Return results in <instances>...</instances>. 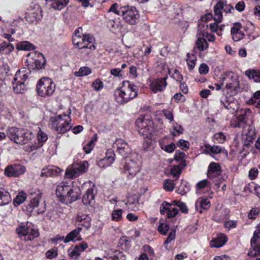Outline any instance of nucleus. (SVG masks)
<instances>
[{
    "mask_svg": "<svg viewBox=\"0 0 260 260\" xmlns=\"http://www.w3.org/2000/svg\"><path fill=\"white\" fill-rule=\"evenodd\" d=\"M138 88L128 81H124L122 86L117 89L114 93L116 101L120 104H124L136 97Z\"/></svg>",
    "mask_w": 260,
    "mask_h": 260,
    "instance_id": "obj_1",
    "label": "nucleus"
},
{
    "mask_svg": "<svg viewBox=\"0 0 260 260\" xmlns=\"http://www.w3.org/2000/svg\"><path fill=\"white\" fill-rule=\"evenodd\" d=\"M140 135L147 137L153 132V122L149 114L141 115L136 121Z\"/></svg>",
    "mask_w": 260,
    "mask_h": 260,
    "instance_id": "obj_2",
    "label": "nucleus"
},
{
    "mask_svg": "<svg viewBox=\"0 0 260 260\" xmlns=\"http://www.w3.org/2000/svg\"><path fill=\"white\" fill-rule=\"evenodd\" d=\"M70 121V116L66 114L50 118L52 128L59 134H64L71 128L72 125Z\"/></svg>",
    "mask_w": 260,
    "mask_h": 260,
    "instance_id": "obj_3",
    "label": "nucleus"
},
{
    "mask_svg": "<svg viewBox=\"0 0 260 260\" xmlns=\"http://www.w3.org/2000/svg\"><path fill=\"white\" fill-rule=\"evenodd\" d=\"M29 199L30 203L27 207L28 210L37 214L43 213L45 211V203L42 201V193L39 191L31 192Z\"/></svg>",
    "mask_w": 260,
    "mask_h": 260,
    "instance_id": "obj_4",
    "label": "nucleus"
},
{
    "mask_svg": "<svg viewBox=\"0 0 260 260\" xmlns=\"http://www.w3.org/2000/svg\"><path fill=\"white\" fill-rule=\"evenodd\" d=\"M30 71L25 68H22L15 75L12 81L13 88L16 93H22L25 90V81L27 79Z\"/></svg>",
    "mask_w": 260,
    "mask_h": 260,
    "instance_id": "obj_5",
    "label": "nucleus"
},
{
    "mask_svg": "<svg viewBox=\"0 0 260 260\" xmlns=\"http://www.w3.org/2000/svg\"><path fill=\"white\" fill-rule=\"evenodd\" d=\"M55 89V84L48 78H41L37 85L38 95L43 97L51 96L54 93Z\"/></svg>",
    "mask_w": 260,
    "mask_h": 260,
    "instance_id": "obj_6",
    "label": "nucleus"
},
{
    "mask_svg": "<svg viewBox=\"0 0 260 260\" xmlns=\"http://www.w3.org/2000/svg\"><path fill=\"white\" fill-rule=\"evenodd\" d=\"M19 236L25 241H31L37 237L39 233L34 225L30 222L22 223L16 230Z\"/></svg>",
    "mask_w": 260,
    "mask_h": 260,
    "instance_id": "obj_7",
    "label": "nucleus"
},
{
    "mask_svg": "<svg viewBox=\"0 0 260 260\" xmlns=\"http://www.w3.org/2000/svg\"><path fill=\"white\" fill-rule=\"evenodd\" d=\"M119 13L123 20L131 25H135L139 21V12L134 7L129 6L121 7Z\"/></svg>",
    "mask_w": 260,
    "mask_h": 260,
    "instance_id": "obj_8",
    "label": "nucleus"
},
{
    "mask_svg": "<svg viewBox=\"0 0 260 260\" xmlns=\"http://www.w3.org/2000/svg\"><path fill=\"white\" fill-rule=\"evenodd\" d=\"M94 40L92 36L89 35H82L79 36L74 35L72 38L73 44L80 49H89L94 50L95 49L93 44Z\"/></svg>",
    "mask_w": 260,
    "mask_h": 260,
    "instance_id": "obj_9",
    "label": "nucleus"
},
{
    "mask_svg": "<svg viewBox=\"0 0 260 260\" xmlns=\"http://www.w3.org/2000/svg\"><path fill=\"white\" fill-rule=\"evenodd\" d=\"M45 61L44 55L42 53L33 52L28 53L26 55L25 63L29 68L32 69H42L44 68Z\"/></svg>",
    "mask_w": 260,
    "mask_h": 260,
    "instance_id": "obj_10",
    "label": "nucleus"
},
{
    "mask_svg": "<svg viewBox=\"0 0 260 260\" xmlns=\"http://www.w3.org/2000/svg\"><path fill=\"white\" fill-rule=\"evenodd\" d=\"M237 114L234 116L231 122L233 127H244L246 122V119L251 114V112L249 109H241L236 112Z\"/></svg>",
    "mask_w": 260,
    "mask_h": 260,
    "instance_id": "obj_11",
    "label": "nucleus"
},
{
    "mask_svg": "<svg viewBox=\"0 0 260 260\" xmlns=\"http://www.w3.org/2000/svg\"><path fill=\"white\" fill-rule=\"evenodd\" d=\"M88 167L87 161H84L81 164H76L67 168L65 177L67 178L73 179L85 173Z\"/></svg>",
    "mask_w": 260,
    "mask_h": 260,
    "instance_id": "obj_12",
    "label": "nucleus"
},
{
    "mask_svg": "<svg viewBox=\"0 0 260 260\" xmlns=\"http://www.w3.org/2000/svg\"><path fill=\"white\" fill-rule=\"evenodd\" d=\"M139 162L133 159L127 160L123 167V172L129 178L134 177L140 171Z\"/></svg>",
    "mask_w": 260,
    "mask_h": 260,
    "instance_id": "obj_13",
    "label": "nucleus"
},
{
    "mask_svg": "<svg viewBox=\"0 0 260 260\" xmlns=\"http://www.w3.org/2000/svg\"><path fill=\"white\" fill-rule=\"evenodd\" d=\"M25 171L26 168L24 166L20 164H15L7 166L5 169L4 173L9 177H17L23 174Z\"/></svg>",
    "mask_w": 260,
    "mask_h": 260,
    "instance_id": "obj_14",
    "label": "nucleus"
},
{
    "mask_svg": "<svg viewBox=\"0 0 260 260\" xmlns=\"http://www.w3.org/2000/svg\"><path fill=\"white\" fill-rule=\"evenodd\" d=\"M115 153L112 149H109L107 151L106 156L101 159L97 162V165L100 168H105L111 166L114 161Z\"/></svg>",
    "mask_w": 260,
    "mask_h": 260,
    "instance_id": "obj_15",
    "label": "nucleus"
},
{
    "mask_svg": "<svg viewBox=\"0 0 260 260\" xmlns=\"http://www.w3.org/2000/svg\"><path fill=\"white\" fill-rule=\"evenodd\" d=\"M204 151L205 153L213 156V155L222 153L225 156L228 155L227 151L222 147L218 145H211L206 144L204 145Z\"/></svg>",
    "mask_w": 260,
    "mask_h": 260,
    "instance_id": "obj_16",
    "label": "nucleus"
},
{
    "mask_svg": "<svg viewBox=\"0 0 260 260\" xmlns=\"http://www.w3.org/2000/svg\"><path fill=\"white\" fill-rule=\"evenodd\" d=\"M22 128H18L15 127L9 128L7 133V136L14 143L20 144L21 136L22 135Z\"/></svg>",
    "mask_w": 260,
    "mask_h": 260,
    "instance_id": "obj_17",
    "label": "nucleus"
},
{
    "mask_svg": "<svg viewBox=\"0 0 260 260\" xmlns=\"http://www.w3.org/2000/svg\"><path fill=\"white\" fill-rule=\"evenodd\" d=\"M70 186L65 184H60L56 189V196L59 198V200L62 203H67L66 197L70 191Z\"/></svg>",
    "mask_w": 260,
    "mask_h": 260,
    "instance_id": "obj_18",
    "label": "nucleus"
},
{
    "mask_svg": "<svg viewBox=\"0 0 260 260\" xmlns=\"http://www.w3.org/2000/svg\"><path fill=\"white\" fill-rule=\"evenodd\" d=\"M167 78V77L158 78L152 82L150 84V88L152 91L154 93H156L158 91L164 90L167 85L166 82Z\"/></svg>",
    "mask_w": 260,
    "mask_h": 260,
    "instance_id": "obj_19",
    "label": "nucleus"
},
{
    "mask_svg": "<svg viewBox=\"0 0 260 260\" xmlns=\"http://www.w3.org/2000/svg\"><path fill=\"white\" fill-rule=\"evenodd\" d=\"M87 247L88 245L86 243H82L81 244L75 246L74 248L69 249V255L71 258L77 259L80 255L81 252L84 251Z\"/></svg>",
    "mask_w": 260,
    "mask_h": 260,
    "instance_id": "obj_20",
    "label": "nucleus"
},
{
    "mask_svg": "<svg viewBox=\"0 0 260 260\" xmlns=\"http://www.w3.org/2000/svg\"><path fill=\"white\" fill-rule=\"evenodd\" d=\"M220 166L216 162H212L208 167L207 175L209 178L213 179L217 177L220 173Z\"/></svg>",
    "mask_w": 260,
    "mask_h": 260,
    "instance_id": "obj_21",
    "label": "nucleus"
},
{
    "mask_svg": "<svg viewBox=\"0 0 260 260\" xmlns=\"http://www.w3.org/2000/svg\"><path fill=\"white\" fill-rule=\"evenodd\" d=\"M61 172V170L56 166H48L42 170L41 176H55L59 175Z\"/></svg>",
    "mask_w": 260,
    "mask_h": 260,
    "instance_id": "obj_22",
    "label": "nucleus"
},
{
    "mask_svg": "<svg viewBox=\"0 0 260 260\" xmlns=\"http://www.w3.org/2000/svg\"><path fill=\"white\" fill-rule=\"evenodd\" d=\"M211 206L210 202L206 198L198 199L195 204L196 209L200 213H202V209L208 210Z\"/></svg>",
    "mask_w": 260,
    "mask_h": 260,
    "instance_id": "obj_23",
    "label": "nucleus"
},
{
    "mask_svg": "<svg viewBox=\"0 0 260 260\" xmlns=\"http://www.w3.org/2000/svg\"><path fill=\"white\" fill-rule=\"evenodd\" d=\"M22 133L23 134L21 136L20 145H25L30 144L34 138V135L32 133L28 130L22 128Z\"/></svg>",
    "mask_w": 260,
    "mask_h": 260,
    "instance_id": "obj_24",
    "label": "nucleus"
},
{
    "mask_svg": "<svg viewBox=\"0 0 260 260\" xmlns=\"http://www.w3.org/2000/svg\"><path fill=\"white\" fill-rule=\"evenodd\" d=\"M94 188L93 187L89 188L83 195L82 202L85 205H92L94 203Z\"/></svg>",
    "mask_w": 260,
    "mask_h": 260,
    "instance_id": "obj_25",
    "label": "nucleus"
},
{
    "mask_svg": "<svg viewBox=\"0 0 260 260\" xmlns=\"http://www.w3.org/2000/svg\"><path fill=\"white\" fill-rule=\"evenodd\" d=\"M81 194L80 189L78 187H75L72 188L70 187V191L69 192L67 199V203L66 204L72 203L75 201L79 198Z\"/></svg>",
    "mask_w": 260,
    "mask_h": 260,
    "instance_id": "obj_26",
    "label": "nucleus"
},
{
    "mask_svg": "<svg viewBox=\"0 0 260 260\" xmlns=\"http://www.w3.org/2000/svg\"><path fill=\"white\" fill-rule=\"evenodd\" d=\"M223 9V3H217L214 7V12L215 16L214 19L216 22L219 23L222 20L223 17L221 10Z\"/></svg>",
    "mask_w": 260,
    "mask_h": 260,
    "instance_id": "obj_27",
    "label": "nucleus"
},
{
    "mask_svg": "<svg viewBox=\"0 0 260 260\" xmlns=\"http://www.w3.org/2000/svg\"><path fill=\"white\" fill-rule=\"evenodd\" d=\"M226 241V236L224 234H219L217 238L211 241V246L214 247H220L223 246Z\"/></svg>",
    "mask_w": 260,
    "mask_h": 260,
    "instance_id": "obj_28",
    "label": "nucleus"
},
{
    "mask_svg": "<svg viewBox=\"0 0 260 260\" xmlns=\"http://www.w3.org/2000/svg\"><path fill=\"white\" fill-rule=\"evenodd\" d=\"M76 221L79 222V225L84 226L86 229L90 226L91 218L88 215H78L76 217Z\"/></svg>",
    "mask_w": 260,
    "mask_h": 260,
    "instance_id": "obj_29",
    "label": "nucleus"
},
{
    "mask_svg": "<svg viewBox=\"0 0 260 260\" xmlns=\"http://www.w3.org/2000/svg\"><path fill=\"white\" fill-rule=\"evenodd\" d=\"M11 201L10 193L5 188L0 187V206L7 205Z\"/></svg>",
    "mask_w": 260,
    "mask_h": 260,
    "instance_id": "obj_30",
    "label": "nucleus"
},
{
    "mask_svg": "<svg viewBox=\"0 0 260 260\" xmlns=\"http://www.w3.org/2000/svg\"><path fill=\"white\" fill-rule=\"evenodd\" d=\"M248 255V260H260V243L250 249Z\"/></svg>",
    "mask_w": 260,
    "mask_h": 260,
    "instance_id": "obj_31",
    "label": "nucleus"
},
{
    "mask_svg": "<svg viewBox=\"0 0 260 260\" xmlns=\"http://www.w3.org/2000/svg\"><path fill=\"white\" fill-rule=\"evenodd\" d=\"M16 48L19 50L29 51L34 50L35 46L28 41H21L16 45Z\"/></svg>",
    "mask_w": 260,
    "mask_h": 260,
    "instance_id": "obj_32",
    "label": "nucleus"
},
{
    "mask_svg": "<svg viewBox=\"0 0 260 260\" xmlns=\"http://www.w3.org/2000/svg\"><path fill=\"white\" fill-rule=\"evenodd\" d=\"M9 69V66L3 61H0V86L2 85Z\"/></svg>",
    "mask_w": 260,
    "mask_h": 260,
    "instance_id": "obj_33",
    "label": "nucleus"
},
{
    "mask_svg": "<svg viewBox=\"0 0 260 260\" xmlns=\"http://www.w3.org/2000/svg\"><path fill=\"white\" fill-rule=\"evenodd\" d=\"M14 49L13 45L6 42H3L0 45V54H8Z\"/></svg>",
    "mask_w": 260,
    "mask_h": 260,
    "instance_id": "obj_34",
    "label": "nucleus"
},
{
    "mask_svg": "<svg viewBox=\"0 0 260 260\" xmlns=\"http://www.w3.org/2000/svg\"><path fill=\"white\" fill-rule=\"evenodd\" d=\"M246 75L250 79H253L255 82H260V69L248 70L245 72Z\"/></svg>",
    "mask_w": 260,
    "mask_h": 260,
    "instance_id": "obj_35",
    "label": "nucleus"
},
{
    "mask_svg": "<svg viewBox=\"0 0 260 260\" xmlns=\"http://www.w3.org/2000/svg\"><path fill=\"white\" fill-rule=\"evenodd\" d=\"M196 48L200 51H203L208 49V43L206 40L202 38H199L196 42Z\"/></svg>",
    "mask_w": 260,
    "mask_h": 260,
    "instance_id": "obj_36",
    "label": "nucleus"
},
{
    "mask_svg": "<svg viewBox=\"0 0 260 260\" xmlns=\"http://www.w3.org/2000/svg\"><path fill=\"white\" fill-rule=\"evenodd\" d=\"M69 0H54L52 3L51 7L55 10H61L66 6Z\"/></svg>",
    "mask_w": 260,
    "mask_h": 260,
    "instance_id": "obj_37",
    "label": "nucleus"
},
{
    "mask_svg": "<svg viewBox=\"0 0 260 260\" xmlns=\"http://www.w3.org/2000/svg\"><path fill=\"white\" fill-rule=\"evenodd\" d=\"M81 228H77L73 231H71L69 234L67 235L66 236L64 242L67 243L70 241L73 240L79 234L80 232L81 231Z\"/></svg>",
    "mask_w": 260,
    "mask_h": 260,
    "instance_id": "obj_38",
    "label": "nucleus"
},
{
    "mask_svg": "<svg viewBox=\"0 0 260 260\" xmlns=\"http://www.w3.org/2000/svg\"><path fill=\"white\" fill-rule=\"evenodd\" d=\"M186 62L188 66L189 70H192L193 69L195 66V62L197 60V57L193 54L187 53Z\"/></svg>",
    "mask_w": 260,
    "mask_h": 260,
    "instance_id": "obj_39",
    "label": "nucleus"
},
{
    "mask_svg": "<svg viewBox=\"0 0 260 260\" xmlns=\"http://www.w3.org/2000/svg\"><path fill=\"white\" fill-rule=\"evenodd\" d=\"M91 72L90 68L86 67H83L80 68L78 72H75L74 73V75L77 77H82L90 74Z\"/></svg>",
    "mask_w": 260,
    "mask_h": 260,
    "instance_id": "obj_40",
    "label": "nucleus"
},
{
    "mask_svg": "<svg viewBox=\"0 0 260 260\" xmlns=\"http://www.w3.org/2000/svg\"><path fill=\"white\" fill-rule=\"evenodd\" d=\"M175 180L166 179L164 182V189L168 191H172L175 188Z\"/></svg>",
    "mask_w": 260,
    "mask_h": 260,
    "instance_id": "obj_41",
    "label": "nucleus"
},
{
    "mask_svg": "<svg viewBox=\"0 0 260 260\" xmlns=\"http://www.w3.org/2000/svg\"><path fill=\"white\" fill-rule=\"evenodd\" d=\"M122 210L116 209L114 210L111 214L112 220L115 221H118L122 219Z\"/></svg>",
    "mask_w": 260,
    "mask_h": 260,
    "instance_id": "obj_42",
    "label": "nucleus"
},
{
    "mask_svg": "<svg viewBox=\"0 0 260 260\" xmlns=\"http://www.w3.org/2000/svg\"><path fill=\"white\" fill-rule=\"evenodd\" d=\"M159 144L161 149L168 153H172L176 148L175 145L173 143L166 145L163 144L161 142H159Z\"/></svg>",
    "mask_w": 260,
    "mask_h": 260,
    "instance_id": "obj_43",
    "label": "nucleus"
},
{
    "mask_svg": "<svg viewBox=\"0 0 260 260\" xmlns=\"http://www.w3.org/2000/svg\"><path fill=\"white\" fill-rule=\"evenodd\" d=\"M181 172V170L178 165L173 166L170 170V174L174 178H176L175 180H176L179 178Z\"/></svg>",
    "mask_w": 260,
    "mask_h": 260,
    "instance_id": "obj_44",
    "label": "nucleus"
},
{
    "mask_svg": "<svg viewBox=\"0 0 260 260\" xmlns=\"http://www.w3.org/2000/svg\"><path fill=\"white\" fill-rule=\"evenodd\" d=\"M26 194L24 192L19 193L14 200V204L18 206L22 204L26 199Z\"/></svg>",
    "mask_w": 260,
    "mask_h": 260,
    "instance_id": "obj_45",
    "label": "nucleus"
},
{
    "mask_svg": "<svg viewBox=\"0 0 260 260\" xmlns=\"http://www.w3.org/2000/svg\"><path fill=\"white\" fill-rule=\"evenodd\" d=\"M173 206H174V205L172 202L167 211V217L169 218L174 217L178 213V209Z\"/></svg>",
    "mask_w": 260,
    "mask_h": 260,
    "instance_id": "obj_46",
    "label": "nucleus"
},
{
    "mask_svg": "<svg viewBox=\"0 0 260 260\" xmlns=\"http://www.w3.org/2000/svg\"><path fill=\"white\" fill-rule=\"evenodd\" d=\"M169 230L168 224L163 222H161L160 220L159 221V225L157 228L158 231L162 235H166L167 232Z\"/></svg>",
    "mask_w": 260,
    "mask_h": 260,
    "instance_id": "obj_47",
    "label": "nucleus"
},
{
    "mask_svg": "<svg viewBox=\"0 0 260 260\" xmlns=\"http://www.w3.org/2000/svg\"><path fill=\"white\" fill-rule=\"evenodd\" d=\"M169 74L170 75L171 74V76L178 82H181L183 80V76L177 70H174L173 71V73H172L171 71L170 70H169Z\"/></svg>",
    "mask_w": 260,
    "mask_h": 260,
    "instance_id": "obj_48",
    "label": "nucleus"
},
{
    "mask_svg": "<svg viewBox=\"0 0 260 260\" xmlns=\"http://www.w3.org/2000/svg\"><path fill=\"white\" fill-rule=\"evenodd\" d=\"M173 203L174 206H177L178 207L182 212L184 213H187L188 212L187 207L184 203L176 200L173 201Z\"/></svg>",
    "mask_w": 260,
    "mask_h": 260,
    "instance_id": "obj_49",
    "label": "nucleus"
},
{
    "mask_svg": "<svg viewBox=\"0 0 260 260\" xmlns=\"http://www.w3.org/2000/svg\"><path fill=\"white\" fill-rule=\"evenodd\" d=\"M132 150L128 144H124L122 148L117 151V152L123 156H126L131 153Z\"/></svg>",
    "mask_w": 260,
    "mask_h": 260,
    "instance_id": "obj_50",
    "label": "nucleus"
},
{
    "mask_svg": "<svg viewBox=\"0 0 260 260\" xmlns=\"http://www.w3.org/2000/svg\"><path fill=\"white\" fill-rule=\"evenodd\" d=\"M124 144H127V143L125 142L124 140L118 139H116L113 143V147L114 148L117 149V151L124 147Z\"/></svg>",
    "mask_w": 260,
    "mask_h": 260,
    "instance_id": "obj_51",
    "label": "nucleus"
},
{
    "mask_svg": "<svg viewBox=\"0 0 260 260\" xmlns=\"http://www.w3.org/2000/svg\"><path fill=\"white\" fill-rule=\"evenodd\" d=\"M174 131L171 132V134L173 136H176L183 133L184 129L183 127L180 125L176 124V125L173 127Z\"/></svg>",
    "mask_w": 260,
    "mask_h": 260,
    "instance_id": "obj_52",
    "label": "nucleus"
},
{
    "mask_svg": "<svg viewBox=\"0 0 260 260\" xmlns=\"http://www.w3.org/2000/svg\"><path fill=\"white\" fill-rule=\"evenodd\" d=\"M26 20L29 23H32L37 21V14L35 12L28 13L25 17Z\"/></svg>",
    "mask_w": 260,
    "mask_h": 260,
    "instance_id": "obj_53",
    "label": "nucleus"
},
{
    "mask_svg": "<svg viewBox=\"0 0 260 260\" xmlns=\"http://www.w3.org/2000/svg\"><path fill=\"white\" fill-rule=\"evenodd\" d=\"M149 136L146 137L143 143V148L146 151L150 150L152 148V142L150 139L148 138Z\"/></svg>",
    "mask_w": 260,
    "mask_h": 260,
    "instance_id": "obj_54",
    "label": "nucleus"
},
{
    "mask_svg": "<svg viewBox=\"0 0 260 260\" xmlns=\"http://www.w3.org/2000/svg\"><path fill=\"white\" fill-rule=\"evenodd\" d=\"M242 28V25L239 22H236L234 24L233 26L231 28V35H233L236 33L242 31L241 30Z\"/></svg>",
    "mask_w": 260,
    "mask_h": 260,
    "instance_id": "obj_55",
    "label": "nucleus"
},
{
    "mask_svg": "<svg viewBox=\"0 0 260 260\" xmlns=\"http://www.w3.org/2000/svg\"><path fill=\"white\" fill-rule=\"evenodd\" d=\"M92 86L95 90H100L103 88L104 84L99 79H96L92 83Z\"/></svg>",
    "mask_w": 260,
    "mask_h": 260,
    "instance_id": "obj_56",
    "label": "nucleus"
},
{
    "mask_svg": "<svg viewBox=\"0 0 260 260\" xmlns=\"http://www.w3.org/2000/svg\"><path fill=\"white\" fill-rule=\"evenodd\" d=\"M178 146L183 150H187L189 147V143L188 141L180 139L178 143Z\"/></svg>",
    "mask_w": 260,
    "mask_h": 260,
    "instance_id": "obj_57",
    "label": "nucleus"
},
{
    "mask_svg": "<svg viewBox=\"0 0 260 260\" xmlns=\"http://www.w3.org/2000/svg\"><path fill=\"white\" fill-rule=\"evenodd\" d=\"M162 112L167 119L169 120L170 121H173L174 116L172 110L169 109H164L162 110Z\"/></svg>",
    "mask_w": 260,
    "mask_h": 260,
    "instance_id": "obj_58",
    "label": "nucleus"
},
{
    "mask_svg": "<svg viewBox=\"0 0 260 260\" xmlns=\"http://www.w3.org/2000/svg\"><path fill=\"white\" fill-rule=\"evenodd\" d=\"M260 238V231L258 230V228L257 227L256 230H255L253 234V236L251 239V244L252 247H254V244H255L258 239Z\"/></svg>",
    "mask_w": 260,
    "mask_h": 260,
    "instance_id": "obj_59",
    "label": "nucleus"
},
{
    "mask_svg": "<svg viewBox=\"0 0 260 260\" xmlns=\"http://www.w3.org/2000/svg\"><path fill=\"white\" fill-rule=\"evenodd\" d=\"M171 204L167 203V202H164L160 207V212L161 214H165L166 213H167V211L170 207Z\"/></svg>",
    "mask_w": 260,
    "mask_h": 260,
    "instance_id": "obj_60",
    "label": "nucleus"
},
{
    "mask_svg": "<svg viewBox=\"0 0 260 260\" xmlns=\"http://www.w3.org/2000/svg\"><path fill=\"white\" fill-rule=\"evenodd\" d=\"M259 213V209L257 208H253L251 209L248 214V217L250 219H255L256 216Z\"/></svg>",
    "mask_w": 260,
    "mask_h": 260,
    "instance_id": "obj_61",
    "label": "nucleus"
},
{
    "mask_svg": "<svg viewBox=\"0 0 260 260\" xmlns=\"http://www.w3.org/2000/svg\"><path fill=\"white\" fill-rule=\"evenodd\" d=\"M209 70L208 66L205 63H202L200 64L199 71L201 74H206L208 73Z\"/></svg>",
    "mask_w": 260,
    "mask_h": 260,
    "instance_id": "obj_62",
    "label": "nucleus"
},
{
    "mask_svg": "<svg viewBox=\"0 0 260 260\" xmlns=\"http://www.w3.org/2000/svg\"><path fill=\"white\" fill-rule=\"evenodd\" d=\"M209 184V181L206 179H204V180H203L199 182L197 184L196 186L198 189H204V188H206V187H207L208 186Z\"/></svg>",
    "mask_w": 260,
    "mask_h": 260,
    "instance_id": "obj_63",
    "label": "nucleus"
},
{
    "mask_svg": "<svg viewBox=\"0 0 260 260\" xmlns=\"http://www.w3.org/2000/svg\"><path fill=\"white\" fill-rule=\"evenodd\" d=\"M113 260H125V255L120 251H116L114 256H111Z\"/></svg>",
    "mask_w": 260,
    "mask_h": 260,
    "instance_id": "obj_64",
    "label": "nucleus"
}]
</instances>
